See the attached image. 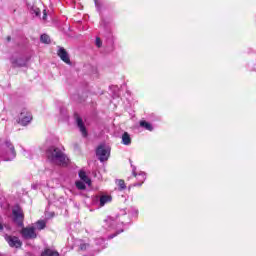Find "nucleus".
Masks as SVG:
<instances>
[{"label":"nucleus","mask_w":256,"mask_h":256,"mask_svg":"<svg viewBox=\"0 0 256 256\" xmlns=\"http://www.w3.org/2000/svg\"><path fill=\"white\" fill-rule=\"evenodd\" d=\"M136 171H137V168L133 167L132 174L139 181L134 184V187H141V185H143V183H145V179H147V176L145 175V172H141V173L137 174Z\"/></svg>","instance_id":"8"},{"label":"nucleus","mask_w":256,"mask_h":256,"mask_svg":"<svg viewBox=\"0 0 256 256\" xmlns=\"http://www.w3.org/2000/svg\"><path fill=\"white\" fill-rule=\"evenodd\" d=\"M110 155L111 148H109V146H106L105 144L98 146V148L96 149V157L99 159L101 163L107 161Z\"/></svg>","instance_id":"3"},{"label":"nucleus","mask_w":256,"mask_h":256,"mask_svg":"<svg viewBox=\"0 0 256 256\" xmlns=\"http://www.w3.org/2000/svg\"><path fill=\"white\" fill-rule=\"evenodd\" d=\"M7 41H11V36H8V37H7Z\"/></svg>","instance_id":"30"},{"label":"nucleus","mask_w":256,"mask_h":256,"mask_svg":"<svg viewBox=\"0 0 256 256\" xmlns=\"http://www.w3.org/2000/svg\"><path fill=\"white\" fill-rule=\"evenodd\" d=\"M116 183H117L118 187H120L121 190L127 189V186L125 185L124 180H117Z\"/></svg>","instance_id":"20"},{"label":"nucleus","mask_w":256,"mask_h":256,"mask_svg":"<svg viewBox=\"0 0 256 256\" xmlns=\"http://www.w3.org/2000/svg\"><path fill=\"white\" fill-rule=\"evenodd\" d=\"M33 11H34L36 17H39V15H41V10H39V8H36Z\"/></svg>","instance_id":"26"},{"label":"nucleus","mask_w":256,"mask_h":256,"mask_svg":"<svg viewBox=\"0 0 256 256\" xmlns=\"http://www.w3.org/2000/svg\"><path fill=\"white\" fill-rule=\"evenodd\" d=\"M12 215L17 225L19 227H23V220L25 219V215L23 214V209H21V207L19 206L14 207L12 210Z\"/></svg>","instance_id":"5"},{"label":"nucleus","mask_w":256,"mask_h":256,"mask_svg":"<svg viewBox=\"0 0 256 256\" xmlns=\"http://www.w3.org/2000/svg\"><path fill=\"white\" fill-rule=\"evenodd\" d=\"M4 239L8 243L9 247H12L13 249H21V247L23 246V242L17 236H11L6 234L4 236Z\"/></svg>","instance_id":"4"},{"label":"nucleus","mask_w":256,"mask_h":256,"mask_svg":"<svg viewBox=\"0 0 256 256\" xmlns=\"http://www.w3.org/2000/svg\"><path fill=\"white\" fill-rule=\"evenodd\" d=\"M17 157V151H15V146L10 140H6L0 150V159L2 161H13Z\"/></svg>","instance_id":"2"},{"label":"nucleus","mask_w":256,"mask_h":256,"mask_svg":"<svg viewBox=\"0 0 256 256\" xmlns=\"http://www.w3.org/2000/svg\"><path fill=\"white\" fill-rule=\"evenodd\" d=\"M122 145H131V135H129L127 132L122 134Z\"/></svg>","instance_id":"15"},{"label":"nucleus","mask_w":256,"mask_h":256,"mask_svg":"<svg viewBox=\"0 0 256 256\" xmlns=\"http://www.w3.org/2000/svg\"><path fill=\"white\" fill-rule=\"evenodd\" d=\"M105 243V240L103 238H99L96 240V245H103Z\"/></svg>","instance_id":"24"},{"label":"nucleus","mask_w":256,"mask_h":256,"mask_svg":"<svg viewBox=\"0 0 256 256\" xmlns=\"http://www.w3.org/2000/svg\"><path fill=\"white\" fill-rule=\"evenodd\" d=\"M79 177H80L81 181L86 183V185H91V179H89V176L87 175V173H85V171L81 170L79 172Z\"/></svg>","instance_id":"14"},{"label":"nucleus","mask_w":256,"mask_h":256,"mask_svg":"<svg viewBox=\"0 0 256 256\" xmlns=\"http://www.w3.org/2000/svg\"><path fill=\"white\" fill-rule=\"evenodd\" d=\"M20 60H17L16 65L17 67H25L27 65L26 62H19Z\"/></svg>","instance_id":"23"},{"label":"nucleus","mask_w":256,"mask_h":256,"mask_svg":"<svg viewBox=\"0 0 256 256\" xmlns=\"http://www.w3.org/2000/svg\"><path fill=\"white\" fill-rule=\"evenodd\" d=\"M76 123L78 128L80 129V133H82V136L87 137V128H85V124H83V119H81L80 117H77Z\"/></svg>","instance_id":"10"},{"label":"nucleus","mask_w":256,"mask_h":256,"mask_svg":"<svg viewBox=\"0 0 256 256\" xmlns=\"http://www.w3.org/2000/svg\"><path fill=\"white\" fill-rule=\"evenodd\" d=\"M33 119V116L31 115V112L27 111L26 109H24L19 116V123L20 125H29V123H31Z\"/></svg>","instance_id":"6"},{"label":"nucleus","mask_w":256,"mask_h":256,"mask_svg":"<svg viewBox=\"0 0 256 256\" xmlns=\"http://www.w3.org/2000/svg\"><path fill=\"white\" fill-rule=\"evenodd\" d=\"M104 227H106V229H113V227L115 226V223H117V221L115 219H113V217H107L104 220Z\"/></svg>","instance_id":"13"},{"label":"nucleus","mask_w":256,"mask_h":256,"mask_svg":"<svg viewBox=\"0 0 256 256\" xmlns=\"http://www.w3.org/2000/svg\"><path fill=\"white\" fill-rule=\"evenodd\" d=\"M36 227L37 229H39L41 231V229H45L46 227V222L43 221V220H39L37 223H36Z\"/></svg>","instance_id":"19"},{"label":"nucleus","mask_w":256,"mask_h":256,"mask_svg":"<svg viewBox=\"0 0 256 256\" xmlns=\"http://www.w3.org/2000/svg\"><path fill=\"white\" fill-rule=\"evenodd\" d=\"M94 3L96 5L97 9H99V7H100L99 0H94Z\"/></svg>","instance_id":"27"},{"label":"nucleus","mask_w":256,"mask_h":256,"mask_svg":"<svg viewBox=\"0 0 256 256\" xmlns=\"http://www.w3.org/2000/svg\"><path fill=\"white\" fill-rule=\"evenodd\" d=\"M46 157L53 165H60L65 167L69 163V158L62 152L60 148L51 146L46 150Z\"/></svg>","instance_id":"1"},{"label":"nucleus","mask_w":256,"mask_h":256,"mask_svg":"<svg viewBox=\"0 0 256 256\" xmlns=\"http://www.w3.org/2000/svg\"><path fill=\"white\" fill-rule=\"evenodd\" d=\"M41 256H60L58 251L52 248H45L42 253Z\"/></svg>","instance_id":"12"},{"label":"nucleus","mask_w":256,"mask_h":256,"mask_svg":"<svg viewBox=\"0 0 256 256\" xmlns=\"http://www.w3.org/2000/svg\"><path fill=\"white\" fill-rule=\"evenodd\" d=\"M119 233H123V229H121L120 231H117V233H115V234L108 236V239H113L114 237H117V235H119Z\"/></svg>","instance_id":"22"},{"label":"nucleus","mask_w":256,"mask_h":256,"mask_svg":"<svg viewBox=\"0 0 256 256\" xmlns=\"http://www.w3.org/2000/svg\"><path fill=\"white\" fill-rule=\"evenodd\" d=\"M101 249H105V246H103Z\"/></svg>","instance_id":"31"},{"label":"nucleus","mask_w":256,"mask_h":256,"mask_svg":"<svg viewBox=\"0 0 256 256\" xmlns=\"http://www.w3.org/2000/svg\"><path fill=\"white\" fill-rule=\"evenodd\" d=\"M112 198L109 195H102L99 198V206L100 207H105V205H107V203H111Z\"/></svg>","instance_id":"11"},{"label":"nucleus","mask_w":256,"mask_h":256,"mask_svg":"<svg viewBox=\"0 0 256 256\" xmlns=\"http://www.w3.org/2000/svg\"><path fill=\"white\" fill-rule=\"evenodd\" d=\"M40 41L41 43H45L46 45H49V43H51V38L47 34H42L40 36Z\"/></svg>","instance_id":"17"},{"label":"nucleus","mask_w":256,"mask_h":256,"mask_svg":"<svg viewBox=\"0 0 256 256\" xmlns=\"http://www.w3.org/2000/svg\"><path fill=\"white\" fill-rule=\"evenodd\" d=\"M45 19H47V14L46 13H44V15H43V20L45 21Z\"/></svg>","instance_id":"28"},{"label":"nucleus","mask_w":256,"mask_h":256,"mask_svg":"<svg viewBox=\"0 0 256 256\" xmlns=\"http://www.w3.org/2000/svg\"><path fill=\"white\" fill-rule=\"evenodd\" d=\"M76 187L80 191H85V189H86L85 182H83V181H76Z\"/></svg>","instance_id":"18"},{"label":"nucleus","mask_w":256,"mask_h":256,"mask_svg":"<svg viewBox=\"0 0 256 256\" xmlns=\"http://www.w3.org/2000/svg\"><path fill=\"white\" fill-rule=\"evenodd\" d=\"M0 231H3V224L0 222Z\"/></svg>","instance_id":"29"},{"label":"nucleus","mask_w":256,"mask_h":256,"mask_svg":"<svg viewBox=\"0 0 256 256\" xmlns=\"http://www.w3.org/2000/svg\"><path fill=\"white\" fill-rule=\"evenodd\" d=\"M140 127H143L147 131H153V126L147 121H140Z\"/></svg>","instance_id":"16"},{"label":"nucleus","mask_w":256,"mask_h":256,"mask_svg":"<svg viewBox=\"0 0 256 256\" xmlns=\"http://www.w3.org/2000/svg\"><path fill=\"white\" fill-rule=\"evenodd\" d=\"M96 47L100 48L103 45V42L101 41V38L97 37L95 41Z\"/></svg>","instance_id":"21"},{"label":"nucleus","mask_w":256,"mask_h":256,"mask_svg":"<svg viewBox=\"0 0 256 256\" xmlns=\"http://www.w3.org/2000/svg\"><path fill=\"white\" fill-rule=\"evenodd\" d=\"M57 55L58 57H60L61 61H63L67 65H71V59L69 58V53H67V50H65V48L58 46Z\"/></svg>","instance_id":"9"},{"label":"nucleus","mask_w":256,"mask_h":256,"mask_svg":"<svg viewBox=\"0 0 256 256\" xmlns=\"http://www.w3.org/2000/svg\"><path fill=\"white\" fill-rule=\"evenodd\" d=\"M21 234L24 239H37V233H35L34 227L23 228Z\"/></svg>","instance_id":"7"},{"label":"nucleus","mask_w":256,"mask_h":256,"mask_svg":"<svg viewBox=\"0 0 256 256\" xmlns=\"http://www.w3.org/2000/svg\"><path fill=\"white\" fill-rule=\"evenodd\" d=\"M89 247V244H81L80 245V250L85 251Z\"/></svg>","instance_id":"25"}]
</instances>
